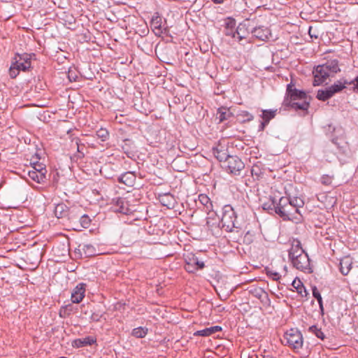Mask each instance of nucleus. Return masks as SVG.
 <instances>
[{
  "mask_svg": "<svg viewBox=\"0 0 358 358\" xmlns=\"http://www.w3.org/2000/svg\"><path fill=\"white\" fill-rule=\"evenodd\" d=\"M96 135L99 138H101L102 141H105L108 136V132L106 129H100L96 131Z\"/></svg>",
  "mask_w": 358,
  "mask_h": 358,
  "instance_id": "nucleus-42",
  "label": "nucleus"
},
{
  "mask_svg": "<svg viewBox=\"0 0 358 358\" xmlns=\"http://www.w3.org/2000/svg\"><path fill=\"white\" fill-rule=\"evenodd\" d=\"M118 181L127 186L132 187L136 181V176L132 172H126L118 178Z\"/></svg>",
  "mask_w": 358,
  "mask_h": 358,
  "instance_id": "nucleus-19",
  "label": "nucleus"
},
{
  "mask_svg": "<svg viewBox=\"0 0 358 358\" xmlns=\"http://www.w3.org/2000/svg\"><path fill=\"white\" fill-rule=\"evenodd\" d=\"M147 329L138 327L133 329L132 335L136 338H143L147 334Z\"/></svg>",
  "mask_w": 358,
  "mask_h": 358,
  "instance_id": "nucleus-32",
  "label": "nucleus"
},
{
  "mask_svg": "<svg viewBox=\"0 0 358 358\" xmlns=\"http://www.w3.org/2000/svg\"><path fill=\"white\" fill-rule=\"evenodd\" d=\"M55 215L58 219L66 218L69 215V208L64 203H59L55 208Z\"/></svg>",
  "mask_w": 358,
  "mask_h": 358,
  "instance_id": "nucleus-18",
  "label": "nucleus"
},
{
  "mask_svg": "<svg viewBox=\"0 0 358 358\" xmlns=\"http://www.w3.org/2000/svg\"><path fill=\"white\" fill-rule=\"evenodd\" d=\"M282 343L298 352L302 348L303 339L300 331L296 329H291L283 336Z\"/></svg>",
  "mask_w": 358,
  "mask_h": 358,
  "instance_id": "nucleus-4",
  "label": "nucleus"
},
{
  "mask_svg": "<svg viewBox=\"0 0 358 358\" xmlns=\"http://www.w3.org/2000/svg\"><path fill=\"white\" fill-rule=\"evenodd\" d=\"M185 262V269L188 273H195L199 270H201L205 267V264L192 252H187L184 255Z\"/></svg>",
  "mask_w": 358,
  "mask_h": 358,
  "instance_id": "nucleus-5",
  "label": "nucleus"
},
{
  "mask_svg": "<svg viewBox=\"0 0 358 358\" xmlns=\"http://www.w3.org/2000/svg\"><path fill=\"white\" fill-rule=\"evenodd\" d=\"M357 35H358V31H357Z\"/></svg>",
  "mask_w": 358,
  "mask_h": 358,
  "instance_id": "nucleus-58",
  "label": "nucleus"
},
{
  "mask_svg": "<svg viewBox=\"0 0 358 358\" xmlns=\"http://www.w3.org/2000/svg\"><path fill=\"white\" fill-rule=\"evenodd\" d=\"M20 69H18L14 65L11 64L9 69V75L11 78H15L19 74Z\"/></svg>",
  "mask_w": 358,
  "mask_h": 358,
  "instance_id": "nucleus-40",
  "label": "nucleus"
},
{
  "mask_svg": "<svg viewBox=\"0 0 358 358\" xmlns=\"http://www.w3.org/2000/svg\"><path fill=\"white\" fill-rule=\"evenodd\" d=\"M310 96L305 91L296 89L292 81L287 85L285 99L280 110H305L310 106Z\"/></svg>",
  "mask_w": 358,
  "mask_h": 358,
  "instance_id": "nucleus-1",
  "label": "nucleus"
},
{
  "mask_svg": "<svg viewBox=\"0 0 358 358\" xmlns=\"http://www.w3.org/2000/svg\"><path fill=\"white\" fill-rule=\"evenodd\" d=\"M85 284L80 283L73 289L71 293V301L73 303H79L85 296Z\"/></svg>",
  "mask_w": 358,
  "mask_h": 358,
  "instance_id": "nucleus-13",
  "label": "nucleus"
},
{
  "mask_svg": "<svg viewBox=\"0 0 358 358\" xmlns=\"http://www.w3.org/2000/svg\"><path fill=\"white\" fill-rule=\"evenodd\" d=\"M31 55L27 53H17L13 58L12 64L16 66L17 69H20L22 71L26 72L31 68Z\"/></svg>",
  "mask_w": 358,
  "mask_h": 358,
  "instance_id": "nucleus-6",
  "label": "nucleus"
},
{
  "mask_svg": "<svg viewBox=\"0 0 358 358\" xmlns=\"http://www.w3.org/2000/svg\"><path fill=\"white\" fill-rule=\"evenodd\" d=\"M352 260L350 257L346 256L342 258L340 261L341 273L344 275H348L352 268Z\"/></svg>",
  "mask_w": 358,
  "mask_h": 358,
  "instance_id": "nucleus-20",
  "label": "nucleus"
},
{
  "mask_svg": "<svg viewBox=\"0 0 358 358\" xmlns=\"http://www.w3.org/2000/svg\"><path fill=\"white\" fill-rule=\"evenodd\" d=\"M220 222L222 228L227 231L232 232L240 228L237 221L236 213L229 205L224 206Z\"/></svg>",
  "mask_w": 358,
  "mask_h": 358,
  "instance_id": "nucleus-2",
  "label": "nucleus"
},
{
  "mask_svg": "<svg viewBox=\"0 0 358 358\" xmlns=\"http://www.w3.org/2000/svg\"><path fill=\"white\" fill-rule=\"evenodd\" d=\"M172 102L175 104H177L178 103H180V99L176 96L173 98Z\"/></svg>",
  "mask_w": 358,
  "mask_h": 358,
  "instance_id": "nucleus-52",
  "label": "nucleus"
},
{
  "mask_svg": "<svg viewBox=\"0 0 358 358\" xmlns=\"http://www.w3.org/2000/svg\"><path fill=\"white\" fill-rule=\"evenodd\" d=\"M276 206H278V203L274 200V199H271L270 201L263 204L264 209H268V210L274 209L275 213H276Z\"/></svg>",
  "mask_w": 358,
  "mask_h": 358,
  "instance_id": "nucleus-34",
  "label": "nucleus"
},
{
  "mask_svg": "<svg viewBox=\"0 0 358 358\" xmlns=\"http://www.w3.org/2000/svg\"><path fill=\"white\" fill-rule=\"evenodd\" d=\"M278 206H276V213L284 220H293L297 219L296 215L299 214L296 208H294L289 201V198L282 196L278 202Z\"/></svg>",
  "mask_w": 358,
  "mask_h": 358,
  "instance_id": "nucleus-3",
  "label": "nucleus"
},
{
  "mask_svg": "<svg viewBox=\"0 0 358 358\" xmlns=\"http://www.w3.org/2000/svg\"><path fill=\"white\" fill-rule=\"evenodd\" d=\"M274 264H280L282 266L281 271H278L277 268L275 267L273 263L271 264V267H266L265 268L266 275L273 280L278 281L282 275H285L287 273V266L285 264L284 259H279L276 261Z\"/></svg>",
  "mask_w": 358,
  "mask_h": 358,
  "instance_id": "nucleus-7",
  "label": "nucleus"
},
{
  "mask_svg": "<svg viewBox=\"0 0 358 358\" xmlns=\"http://www.w3.org/2000/svg\"><path fill=\"white\" fill-rule=\"evenodd\" d=\"M292 287L296 289L297 292L302 295L303 291L306 292V289L302 282L299 279H294L292 283Z\"/></svg>",
  "mask_w": 358,
  "mask_h": 358,
  "instance_id": "nucleus-31",
  "label": "nucleus"
},
{
  "mask_svg": "<svg viewBox=\"0 0 358 358\" xmlns=\"http://www.w3.org/2000/svg\"><path fill=\"white\" fill-rule=\"evenodd\" d=\"M261 112L262 113H264V112H276V110H262Z\"/></svg>",
  "mask_w": 358,
  "mask_h": 358,
  "instance_id": "nucleus-54",
  "label": "nucleus"
},
{
  "mask_svg": "<svg viewBox=\"0 0 358 358\" xmlns=\"http://www.w3.org/2000/svg\"><path fill=\"white\" fill-rule=\"evenodd\" d=\"M45 113H40V116L38 117L39 120H43V122H48V119H45Z\"/></svg>",
  "mask_w": 358,
  "mask_h": 358,
  "instance_id": "nucleus-51",
  "label": "nucleus"
},
{
  "mask_svg": "<svg viewBox=\"0 0 358 358\" xmlns=\"http://www.w3.org/2000/svg\"><path fill=\"white\" fill-rule=\"evenodd\" d=\"M79 142H80V140L77 138L73 139L71 141V148H77L78 152H80V154H82V155L83 156L84 153L83 152V150L85 146H84V145H80Z\"/></svg>",
  "mask_w": 358,
  "mask_h": 358,
  "instance_id": "nucleus-33",
  "label": "nucleus"
},
{
  "mask_svg": "<svg viewBox=\"0 0 358 358\" xmlns=\"http://www.w3.org/2000/svg\"><path fill=\"white\" fill-rule=\"evenodd\" d=\"M82 340L83 346L92 345L95 342V340H94V338L92 337H86L83 338Z\"/></svg>",
  "mask_w": 358,
  "mask_h": 358,
  "instance_id": "nucleus-44",
  "label": "nucleus"
},
{
  "mask_svg": "<svg viewBox=\"0 0 358 358\" xmlns=\"http://www.w3.org/2000/svg\"><path fill=\"white\" fill-rule=\"evenodd\" d=\"M80 222L81 225L84 228H87L90 227V219L87 215H82L80 218Z\"/></svg>",
  "mask_w": 358,
  "mask_h": 358,
  "instance_id": "nucleus-38",
  "label": "nucleus"
},
{
  "mask_svg": "<svg viewBox=\"0 0 358 358\" xmlns=\"http://www.w3.org/2000/svg\"><path fill=\"white\" fill-rule=\"evenodd\" d=\"M143 32L145 33V35H146L148 32H149V30L148 29H145Z\"/></svg>",
  "mask_w": 358,
  "mask_h": 358,
  "instance_id": "nucleus-56",
  "label": "nucleus"
},
{
  "mask_svg": "<svg viewBox=\"0 0 358 358\" xmlns=\"http://www.w3.org/2000/svg\"><path fill=\"white\" fill-rule=\"evenodd\" d=\"M226 164L227 170L234 175H240L241 171L245 168L244 163L237 156H230Z\"/></svg>",
  "mask_w": 358,
  "mask_h": 358,
  "instance_id": "nucleus-8",
  "label": "nucleus"
},
{
  "mask_svg": "<svg viewBox=\"0 0 358 358\" xmlns=\"http://www.w3.org/2000/svg\"><path fill=\"white\" fill-rule=\"evenodd\" d=\"M226 115H227L228 117H230L232 115V113H220V117H219L220 122H222L224 120L226 119Z\"/></svg>",
  "mask_w": 358,
  "mask_h": 358,
  "instance_id": "nucleus-45",
  "label": "nucleus"
},
{
  "mask_svg": "<svg viewBox=\"0 0 358 358\" xmlns=\"http://www.w3.org/2000/svg\"><path fill=\"white\" fill-rule=\"evenodd\" d=\"M333 180V177L328 176V175H324L321 177L320 181L322 184L324 185H331Z\"/></svg>",
  "mask_w": 358,
  "mask_h": 358,
  "instance_id": "nucleus-41",
  "label": "nucleus"
},
{
  "mask_svg": "<svg viewBox=\"0 0 358 358\" xmlns=\"http://www.w3.org/2000/svg\"><path fill=\"white\" fill-rule=\"evenodd\" d=\"M251 32L255 37L261 41H266L271 36L270 29L264 26L255 27L251 30Z\"/></svg>",
  "mask_w": 358,
  "mask_h": 358,
  "instance_id": "nucleus-14",
  "label": "nucleus"
},
{
  "mask_svg": "<svg viewBox=\"0 0 358 358\" xmlns=\"http://www.w3.org/2000/svg\"><path fill=\"white\" fill-rule=\"evenodd\" d=\"M355 84V80L348 81L347 80H343V81L338 80L335 83L331 86L329 87V90L331 92V94L334 96L336 93L341 92L342 90L345 88V85H352Z\"/></svg>",
  "mask_w": 358,
  "mask_h": 358,
  "instance_id": "nucleus-17",
  "label": "nucleus"
},
{
  "mask_svg": "<svg viewBox=\"0 0 358 358\" xmlns=\"http://www.w3.org/2000/svg\"><path fill=\"white\" fill-rule=\"evenodd\" d=\"M28 175L29 178L33 180L34 181H36L38 183L43 182L45 179V176L43 172H36L35 171H29Z\"/></svg>",
  "mask_w": 358,
  "mask_h": 358,
  "instance_id": "nucleus-22",
  "label": "nucleus"
},
{
  "mask_svg": "<svg viewBox=\"0 0 358 358\" xmlns=\"http://www.w3.org/2000/svg\"><path fill=\"white\" fill-rule=\"evenodd\" d=\"M162 20L160 16L157 15L152 17L150 21V26L153 31H155L156 35H160L162 33L166 34L168 31L167 28H164V30L162 29Z\"/></svg>",
  "mask_w": 358,
  "mask_h": 358,
  "instance_id": "nucleus-15",
  "label": "nucleus"
},
{
  "mask_svg": "<svg viewBox=\"0 0 358 358\" xmlns=\"http://www.w3.org/2000/svg\"><path fill=\"white\" fill-rule=\"evenodd\" d=\"M116 209L115 210L128 215L132 212V210L129 208L128 201L125 199L118 198L115 203Z\"/></svg>",
  "mask_w": 358,
  "mask_h": 358,
  "instance_id": "nucleus-16",
  "label": "nucleus"
},
{
  "mask_svg": "<svg viewBox=\"0 0 358 358\" xmlns=\"http://www.w3.org/2000/svg\"><path fill=\"white\" fill-rule=\"evenodd\" d=\"M210 328L213 334L220 331L222 330V327L220 326L210 327Z\"/></svg>",
  "mask_w": 358,
  "mask_h": 358,
  "instance_id": "nucleus-47",
  "label": "nucleus"
},
{
  "mask_svg": "<svg viewBox=\"0 0 358 358\" xmlns=\"http://www.w3.org/2000/svg\"><path fill=\"white\" fill-rule=\"evenodd\" d=\"M333 95L331 94V91L329 87L325 88L324 90H319L317 94V99L320 101H326L330 99Z\"/></svg>",
  "mask_w": 358,
  "mask_h": 358,
  "instance_id": "nucleus-26",
  "label": "nucleus"
},
{
  "mask_svg": "<svg viewBox=\"0 0 358 358\" xmlns=\"http://www.w3.org/2000/svg\"><path fill=\"white\" fill-rule=\"evenodd\" d=\"M220 93H221V92H220L219 89L217 88V92H215V94H220Z\"/></svg>",
  "mask_w": 358,
  "mask_h": 358,
  "instance_id": "nucleus-57",
  "label": "nucleus"
},
{
  "mask_svg": "<svg viewBox=\"0 0 358 358\" xmlns=\"http://www.w3.org/2000/svg\"><path fill=\"white\" fill-rule=\"evenodd\" d=\"M95 252L94 247L90 244H80L75 250V253L78 254L80 257L83 256H85V257H91L94 255Z\"/></svg>",
  "mask_w": 358,
  "mask_h": 358,
  "instance_id": "nucleus-12",
  "label": "nucleus"
},
{
  "mask_svg": "<svg viewBox=\"0 0 358 358\" xmlns=\"http://www.w3.org/2000/svg\"><path fill=\"white\" fill-rule=\"evenodd\" d=\"M320 305V308L321 309L322 311H323V303H322V300L321 301V303H319Z\"/></svg>",
  "mask_w": 358,
  "mask_h": 358,
  "instance_id": "nucleus-55",
  "label": "nucleus"
},
{
  "mask_svg": "<svg viewBox=\"0 0 358 358\" xmlns=\"http://www.w3.org/2000/svg\"><path fill=\"white\" fill-rule=\"evenodd\" d=\"M254 232L248 231L243 237V242L248 245L252 243L254 241Z\"/></svg>",
  "mask_w": 358,
  "mask_h": 358,
  "instance_id": "nucleus-35",
  "label": "nucleus"
},
{
  "mask_svg": "<svg viewBox=\"0 0 358 358\" xmlns=\"http://www.w3.org/2000/svg\"><path fill=\"white\" fill-rule=\"evenodd\" d=\"M199 201L205 207L206 211L212 210L213 205L207 195L200 194L199 196Z\"/></svg>",
  "mask_w": 358,
  "mask_h": 358,
  "instance_id": "nucleus-25",
  "label": "nucleus"
},
{
  "mask_svg": "<svg viewBox=\"0 0 358 358\" xmlns=\"http://www.w3.org/2000/svg\"><path fill=\"white\" fill-rule=\"evenodd\" d=\"M355 83L352 87L353 91L358 92V76L355 78Z\"/></svg>",
  "mask_w": 358,
  "mask_h": 358,
  "instance_id": "nucleus-46",
  "label": "nucleus"
},
{
  "mask_svg": "<svg viewBox=\"0 0 358 358\" xmlns=\"http://www.w3.org/2000/svg\"><path fill=\"white\" fill-rule=\"evenodd\" d=\"M289 201H291L292 205L294 208H296V211L300 214L299 208L303 206V201L299 197H294L292 199H289Z\"/></svg>",
  "mask_w": 358,
  "mask_h": 358,
  "instance_id": "nucleus-29",
  "label": "nucleus"
},
{
  "mask_svg": "<svg viewBox=\"0 0 358 358\" xmlns=\"http://www.w3.org/2000/svg\"><path fill=\"white\" fill-rule=\"evenodd\" d=\"M303 255H307V253L302 248L301 242L298 239H294L289 250V259L292 262Z\"/></svg>",
  "mask_w": 358,
  "mask_h": 358,
  "instance_id": "nucleus-10",
  "label": "nucleus"
},
{
  "mask_svg": "<svg viewBox=\"0 0 358 358\" xmlns=\"http://www.w3.org/2000/svg\"><path fill=\"white\" fill-rule=\"evenodd\" d=\"M275 113H262L259 130H264L265 127L268 124L269 121L275 117Z\"/></svg>",
  "mask_w": 358,
  "mask_h": 358,
  "instance_id": "nucleus-27",
  "label": "nucleus"
},
{
  "mask_svg": "<svg viewBox=\"0 0 358 358\" xmlns=\"http://www.w3.org/2000/svg\"><path fill=\"white\" fill-rule=\"evenodd\" d=\"M236 26V20L232 17H228L225 22V29H234Z\"/></svg>",
  "mask_w": 358,
  "mask_h": 358,
  "instance_id": "nucleus-37",
  "label": "nucleus"
},
{
  "mask_svg": "<svg viewBox=\"0 0 358 358\" xmlns=\"http://www.w3.org/2000/svg\"><path fill=\"white\" fill-rule=\"evenodd\" d=\"M312 30H313L312 27H310L309 30H308L309 35L310 36L311 38H317V37H318L317 35L315 34L314 33H312Z\"/></svg>",
  "mask_w": 358,
  "mask_h": 358,
  "instance_id": "nucleus-50",
  "label": "nucleus"
},
{
  "mask_svg": "<svg viewBox=\"0 0 358 358\" xmlns=\"http://www.w3.org/2000/svg\"><path fill=\"white\" fill-rule=\"evenodd\" d=\"M212 334H213V333H212V330H211L210 327L197 331L194 334V336H208Z\"/></svg>",
  "mask_w": 358,
  "mask_h": 358,
  "instance_id": "nucleus-36",
  "label": "nucleus"
},
{
  "mask_svg": "<svg viewBox=\"0 0 358 358\" xmlns=\"http://www.w3.org/2000/svg\"><path fill=\"white\" fill-rule=\"evenodd\" d=\"M241 34H242V32H241V31H240V35H236V36H237V37H238V41H241V40H242L243 38H245V36H242Z\"/></svg>",
  "mask_w": 358,
  "mask_h": 358,
  "instance_id": "nucleus-53",
  "label": "nucleus"
},
{
  "mask_svg": "<svg viewBox=\"0 0 358 358\" xmlns=\"http://www.w3.org/2000/svg\"><path fill=\"white\" fill-rule=\"evenodd\" d=\"M292 263L296 269L306 271L310 270V259L308 255H303L296 259L292 261Z\"/></svg>",
  "mask_w": 358,
  "mask_h": 358,
  "instance_id": "nucleus-11",
  "label": "nucleus"
},
{
  "mask_svg": "<svg viewBox=\"0 0 358 358\" xmlns=\"http://www.w3.org/2000/svg\"><path fill=\"white\" fill-rule=\"evenodd\" d=\"M160 202L164 206H166L168 208H174V199L171 194H165L162 196L160 199Z\"/></svg>",
  "mask_w": 358,
  "mask_h": 358,
  "instance_id": "nucleus-24",
  "label": "nucleus"
},
{
  "mask_svg": "<svg viewBox=\"0 0 358 358\" xmlns=\"http://www.w3.org/2000/svg\"><path fill=\"white\" fill-rule=\"evenodd\" d=\"M68 78L70 82L76 81L77 79V76H74L73 75H72V73L71 71L69 72Z\"/></svg>",
  "mask_w": 358,
  "mask_h": 358,
  "instance_id": "nucleus-48",
  "label": "nucleus"
},
{
  "mask_svg": "<svg viewBox=\"0 0 358 358\" xmlns=\"http://www.w3.org/2000/svg\"><path fill=\"white\" fill-rule=\"evenodd\" d=\"M74 343H75L76 346L78 347V348L83 346V340L82 339H77V340H76L74 341Z\"/></svg>",
  "mask_w": 358,
  "mask_h": 358,
  "instance_id": "nucleus-49",
  "label": "nucleus"
},
{
  "mask_svg": "<svg viewBox=\"0 0 358 358\" xmlns=\"http://www.w3.org/2000/svg\"><path fill=\"white\" fill-rule=\"evenodd\" d=\"M314 76L313 85L317 86L322 84L330 76L324 65L320 64L314 68L313 71Z\"/></svg>",
  "mask_w": 358,
  "mask_h": 358,
  "instance_id": "nucleus-9",
  "label": "nucleus"
},
{
  "mask_svg": "<svg viewBox=\"0 0 358 358\" xmlns=\"http://www.w3.org/2000/svg\"><path fill=\"white\" fill-rule=\"evenodd\" d=\"M33 168V170L32 171H35L36 172H43L44 173V175L45 176L46 175V173H47V171L45 168V166H43V164H34V166H32Z\"/></svg>",
  "mask_w": 358,
  "mask_h": 358,
  "instance_id": "nucleus-39",
  "label": "nucleus"
},
{
  "mask_svg": "<svg viewBox=\"0 0 358 358\" xmlns=\"http://www.w3.org/2000/svg\"><path fill=\"white\" fill-rule=\"evenodd\" d=\"M309 331L314 334L318 338H320L321 340H324L325 338L324 334L322 332L321 329L318 328L315 325L310 327Z\"/></svg>",
  "mask_w": 358,
  "mask_h": 358,
  "instance_id": "nucleus-30",
  "label": "nucleus"
},
{
  "mask_svg": "<svg viewBox=\"0 0 358 358\" xmlns=\"http://www.w3.org/2000/svg\"><path fill=\"white\" fill-rule=\"evenodd\" d=\"M313 295L317 299L318 303H321V301L322 300V296L318 291L317 288L315 286L312 289Z\"/></svg>",
  "mask_w": 358,
  "mask_h": 358,
  "instance_id": "nucleus-43",
  "label": "nucleus"
},
{
  "mask_svg": "<svg viewBox=\"0 0 358 358\" xmlns=\"http://www.w3.org/2000/svg\"><path fill=\"white\" fill-rule=\"evenodd\" d=\"M245 27V24H240L238 26L236 31H234V29H229L228 31L227 29H225L224 34L227 36H231L232 38H236V35H240V31H242L243 29H244Z\"/></svg>",
  "mask_w": 358,
  "mask_h": 358,
  "instance_id": "nucleus-28",
  "label": "nucleus"
},
{
  "mask_svg": "<svg viewBox=\"0 0 358 358\" xmlns=\"http://www.w3.org/2000/svg\"><path fill=\"white\" fill-rule=\"evenodd\" d=\"M322 65H324V68L327 71L330 76L341 71L338 66V61L337 59L328 60Z\"/></svg>",
  "mask_w": 358,
  "mask_h": 358,
  "instance_id": "nucleus-21",
  "label": "nucleus"
},
{
  "mask_svg": "<svg viewBox=\"0 0 358 358\" xmlns=\"http://www.w3.org/2000/svg\"><path fill=\"white\" fill-rule=\"evenodd\" d=\"M213 155L215 157L220 161H224L225 163L227 162V159L230 157L226 150H219L217 148H213Z\"/></svg>",
  "mask_w": 358,
  "mask_h": 358,
  "instance_id": "nucleus-23",
  "label": "nucleus"
}]
</instances>
